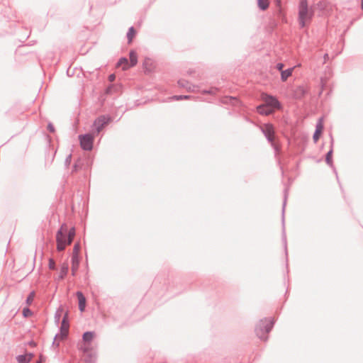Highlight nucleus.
Listing matches in <instances>:
<instances>
[{
  "mask_svg": "<svg viewBox=\"0 0 363 363\" xmlns=\"http://www.w3.org/2000/svg\"><path fill=\"white\" fill-rule=\"evenodd\" d=\"M75 235V229H68L66 225H62L57 233V248L59 251L63 250L67 245L72 243Z\"/></svg>",
  "mask_w": 363,
  "mask_h": 363,
  "instance_id": "nucleus-1",
  "label": "nucleus"
},
{
  "mask_svg": "<svg viewBox=\"0 0 363 363\" xmlns=\"http://www.w3.org/2000/svg\"><path fill=\"white\" fill-rule=\"evenodd\" d=\"M313 16V11L308 8L306 0H301L298 8V22L301 27L308 25Z\"/></svg>",
  "mask_w": 363,
  "mask_h": 363,
  "instance_id": "nucleus-2",
  "label": "nucleus"
},
{
  "mask_svg": "<svg viewBox=\"0 0 363 363\" xmlns=\"http://www.w3.org/2000/svg\"><path fill=\"white\" fill-rule=\"evenodd\" d=\"M94 136L91 134L80 135L79 140L80 147L84 150L90 151L93 148Z\"/></svg>",
  "mask_w": 363,
  "mask_h": 363,
  "instance_id": "nucleus-3",
  "label": "nucleus"
},
{
  "mask_svg": "<svg viewBox=\"0 0 363 363\" xmlns=\"http://www.w3.org/2000/svg\"><path fill=\"white\" fill-rule=\"evenodd\" d=\"M143 68L145 74H150L156 71L157 65L153 60L146 57L143 62Z\"/></svg>",
  "mask_w": 363,
  "mask_h": 363,
  "instance_id": "nucleus-4",
  "label": "nucleus"
},
{
  "mask_svg": "<svg viewBox=\"0 0 363 363\" xmlns=\"http://www.w3.org/2000/svg\"><path fill=\"white\" fill-rule=\"evenodd\" d=\"M262 131L269 141L273 144L275 140L274 128L272 124L267 123L262 126Z\"/></svg>",
  "mask_w": 363,
  "mask_h": 363,
  "instance_id": "nucleus-5",
  "label": "nucleus"
},
{
  "mask_svg": "<svg viewBox=\"0 0 363 363\" xmlns=\"http://www.w3.org/2000/svg\"><path fill=\"white\" fill-rule=\"evenodd\" d=\"M95 336L94 333L93 332H86L83 335V344L82 345V350L84 352H87L89 350V343L94 339Z\"/></svg>",
  "mask_w": 363,
  "mask_h": 363,
  "instance_id": "nucleus-6",
  "label": "nucleus"
},
{
  "mask_svg": "<svg viewBox=\"0 0 363 363\" xmlns=\"http://www.w3.org/2000/svg\"><path fill=\"white\" fill-rule=\"evenodd\" d=\"M69 328V325L67 320V313H65L60 327V337L61 339H65L67 336Z\"/></svg>",
  "mask_w": 363,
  "mask_h": 363,
  "instance_id": "nucleus-7",
  "label": "nucleus"
},
{
  "mask_svg": "<svg viewBox=\"0 0 363 363\" xmlns=\"http://www.w3.org/2000/svg\"><path fill=\"white\" fill-rule=\"evenodd\" d=\"M262 99L265 103L264 105L267 106V107H269L273 110L274 108H278L279 107V101L273 96L264 95Z\"/></svg>",
  "mask_w": 363,
  "mask_h": 363,
  "instance_id": "nucleus-8",
  "label": "nucleus"
},
{
  "mask_svg": "<svg viewBox=\"0 0 363 363\" xmlns=\"http://www.w3.org/2000/svg\"><path fill=\"white\" fill-rule=\"evenodd\" d=\"M110 118L106 116H101L98 118L94 122V126L96 127V131L99 133L104 125L108 123Z\"/></svg>",
  "mask_w": 363,
  "mask_h": 363,
  "instance_id": "nucleus-9",
  "label": "nucleus"
},
{
  "mask_svg": "<svg viewBox=\"0 0 363 363\" xmlns=\"http://www.w3.org/2000/svg\"><path fill=\"white\" fill-rule=\"evenodd\" d=\"M264 328L266 333H269L272 328V323L269 320H262L259 323L258 328L257 329V333L261 338H262V335L260 334V331L262 330V328Z\"/></svg>",
  "mask_w": 363,
  "mask_h": 363,
  "instance_id": "nucleus-10",
  "label": "nucleus"
},
{
  "mask_svg": "<svg viewBox=\"0 0 363 363\" xmlns=\"http://www.w3.org/2000/svg\"><path fill=\"white\" fill-rule=\"evenodd\" d=\"M323 130V120L321 118L319 119V121L316 125V129L313 134V140L315 143H317L318 140H319L320 137L322 135Z\"/></svg>",
  "mask_w": 363,
  "mask_h": 363,
  "instance_id": "nucleus-11",
  "label": "nucleus"
},
{
  "mask_svg": "<svg viewBox=\"0 0 363 363\" xmlns=\"http://www.w3.org/2000/svg\"><path fill=\"white\" fill-rule=\"evenodd\" d=\"M77 296L79 300V308L81 311H84L86 304V299L82 292L78 291Z\"/></svg>",
  "mask_w": 363,
  "mask_h": 363,
  "instance_id": "nucleus-12",
  "label": "nucleus"
},
{
  "mask_svg": "<svg viewBox=\"0 0 363 363\" xmlns=\"http://www.w3.org/2000/svg\"><path fill=\"white\" fill-rule=\"evenodd\" d=\"M257 111L260 114L269 115L273 112V109H272L271 108L267 107V106L263 104V105H260L257 107Z\"/></svg>",
  "mask_w": 363,
  "mask_h": 363,
  "instance_id": "nucleus-13",
  "label": "nucleus"
},
{
  "mask_svg": "<svg viewBox=\"0 0 363 363\" xmlns=\"http://www.w3.org/2000/svg\"><path fill=\"white\" fill-rule=\"evenodd\" d=\"M79 264V257H72V275H75Z\"/></svg>",
  "mask_w": 363,
  "mask_h": 363,
  "instance_id": "nucleus-14",
  "label": "nucleus"
},
{
  "mask_svg": "<svg viewBox=\"0 0 363 363\" xmlns=\"http://www.w3.org/2000/svg\"><path fill=\"white\" fill-rule=\"evenodd\" d=\"M295 67H292L284 71H281V79L283 82H285L287 80V79L292 75V73L294 70Z\"/></svg>",
  "mask_w": 363,
  "mask_h": 363,
  "instance_id": "nucleus-15",
  "label": "nucleus"
},
{
  "mask_svg": "<svg viewBox=\"0 0 363 363\" xmlns=\"http://www.w3.org/2000/svg\"><path fill=\"white\" fill-rule=\"evenodd\" d=\"M117 66L122 67L123 70H127L130 67H131L130 65L128 64V60L125 57L119 60Z\"/></svg>",
  "mask_w": 363,
  "mask_h": 363,
  "instance_id": "nucleus-16",
  "label": "nucleus"
},
{
  "mask_svg": "<svg viewBox=\"0 0 363 363\" xmlns=\"http://www.w3.org/2000/svg\"><path fill=\"white\" fill-rule=\"evenodd\" d=\"M32 358L31 354H26L24 355H19L17 357V361L19 363H28Z\"/></svg>",
  "mask_w": 363,
  "mask_h": 363,
  "instance_id": "nucleus-17",
  "label": "nucleus"
},
{
  "mask_svg": "<svg viewBox=\"0 0 363 363\" xmlns=\"http://www.w3.org/2000/svg\"><path fill=\"white\" fill-rule=\"evenodd\" d=\"M130 65L131 67H134L138 63V55L134 50L130 52Z\"/></svg>",
  "mask_w": 363,
  "mask_h": 363,
  "instance_id": "nucleus-18",
  "label": "nucleus"
},
{
  "mask_svg": "<svg viewBox=\"0 0 363 363\" xmlns=\"http://www.w3.org/2000/svg\"><path fill=\"white\" fill-rule=\"evenodd\" d=\"M67 272H68V265H67V264H66V263L62 264V266H61V269H60V274H59V278L62 279L66 276V274H67Z\"/></svg>",
  "mask_w": 363,
  "mask_h": 363,
  "instance_id": "nucleus-19",
  "label": "nucleus"
},
{
  "mask_svg": "<svg viewBox=\"0 0 363 363\" xmlns=\"http://www.w3.org/2000/svg\"><path fill=\"white\" fill-rule=\"evenodd\" d=\"M136 35V30L134 29L133 27L130 28L129 31L127 34V37L128 39V43H131L133 39Z\"/></svg>",
  "mask_w": 363,
  "mask_h": 363,
  "instance_id": "nucleus-20",
  "label": "nucleus"
},
{
  "mask_svg": "<svg viewBox=\"0 0 363 363\" xmlns=\"http://www.w3.org/2000/svg\"><path fill=\"white\" fill-rule=\"evenodd\" d=\"M257 2H258V6L262 10H266L268 8L269 4V0H258Z\"/></svg>",
  "mask_w": 363,
  "mask_h": 363,
  "instance_id": "nucleus-21",
  "label": "nucleus"
},
{
  "mask_svg": "<svg viewBox=\"0 0 363 363\" xmlns=\"http://www.w3.org/2000/svg\"><path fill=\"white\" fill-rule=\"evenodd\" d=\"M80 246L79 243H76L73 248L72 257H79Z\"/></svg>",
  "mask_w": 363,
  "mask_h": 363,
  "instance_id": "nucleus-22",
  "label": "nucleus"
},
{
  "mask_svg": "<svg viewBox=\"0 0 363 363\" xmlns=\"http://www.w3.org/2000/svg\"><path fill=\"white\" fill-rule=\"evenodd\" d=\"M34 297H35V292L33 291L31 292L29 296H28L27 299H26V303L27 305H30L34 299Z\"/></svg>",
  "mask_w": 363,
  "mask_h": 363,
  "instance_id": "nucleus-23",
  "label": "nucleus"
},
{
  "mask_svg": "<svg viewBox=\"0 0 363 363\" xmlns=\"http://www.w3.org/2000/svg\"><path fill=\"white\" fill-rule=\"evenodd\" d=\"M332 154H333V151L332 150H330L327 155H326V162L328 164H331L333 161H332Z\"/></svg>",
  "mask_w": 363,
  "mask_h": 363,
  "instance_id": "nucleus-24",
  "label": "nucleus"
},
{
  "mask_svg": "<svg viewBox=\"0 0 363 363\" xmlns=\"http://www.w3.org/2000/svg\"><path fill=\"white\" fill-rule=\"evenodd\" d=\"M23 315L26 318L29 317L31 315V311L28 308H25L23 310Z\"/></svg>",
  "mask_w": 363,
  "mask_h": 363,
  "instance_id": "nucleus-25",
  "label": "nucleus"
},
{
  "mask_svg": "<svg viewBox=\"0 0 363 363\" xmlns=\"http://www.w3.org/2000/svg\"><path fill=\"white\" fill-rule=\"evenodd\" d=\"M283 67H284V65L282 63H278L277 65H276V68L279 70V71H284L283 70Z\"/></svg>",
  "mask_w": 363,
  "mask_h": 363,
  "instance_id": "nucleus-26",
  "label": "nucleus"
},
{
  "mask_svg": "<svg viewBox=\"0 0 363 363\" xmlns=\"http://www.w3.org/2000/svg\"><path fill=\"white\" fill-rule=\"evenodd\" d=\"M49 267L50 269H54L55 268V262L52 259H50L49 260Z\"/></svg>",
  "mask_w": 363,
  "mask_h": 363,
  "instance_id": "nucleus-27",
  "label": "nucleus"
},
{
  "mask_svg": "<svg viewBox=\"0 0 363 363\" xmlns=\"http://www.w3.org/2000/svg\"><path fill=\"white\" fill-rule=\"evenodd\" d=\"M115 79H116V76L113 74L109 75V77H108V79H109L110 82L114 81Z\"/></svg>",
  "mask_w": 363,
  "mask_h": 363,
  "instance_id": "nucleus-28",
  "label": "nucleus"
},
{
  "mask_svg": "<svg viewBox=\"0 0 363 363\" xmlns=\"http://www.w3.org/2000/svg\"><path fill=\"white\" fill-rule=\"evenodd\" d=\"M174 98L177 100H179V99H187L188 96H174Z\"/></svg>",
  "mask_w": 363,
  "mask_h": 363,
  "instance_id": "nucleus-29",
  "label": "nucleus"
},
{
  "mask_svg": "<svg viewBox=\"0 0 363 363\" xmlns=\"http://www.w3.org/2000/svg\"><path fill=\"white\" fill-rule=\"evenodd\" d=\"M48 128H49L50 131H51V132H54V130H55L53 126L51 125H48Z\"/></svg>",
  "mask_w": 363,
  "mask_h": 363,
  "instance_id": "nucleus-30",
  "label": "nucleus"
},
{
  "mask_svg": "<svg viewBox=\"0 0 363 363\" xmlns=\"http://www.w3.org/2000/svg\"><path fill=\"white\" fill-rule=\"evenodd\" d=\"M78 168H79L78 164H75L74 166V171H77Z\"/></svg>",
  "mask_w": 363,
  "mask_h": 363,
  "instance_id": "nucleus-31",
  "label": "nucleus"
},
{
  "mask_svg": "<svg viewBox=\"0 0 363 363\" xmlns=\"http://www.w3.org/2000/svg\"><path fill=\"white\" fill-rule=\"evenodd\" d=\"M361 7H362V9L363 10V0H362Z\"/></svg>",
  "mask_w": 363,
  "mask_h": 363,
  "instance_id": "nucleus-32",
  "label": "nucleus"
}]
</instances>
